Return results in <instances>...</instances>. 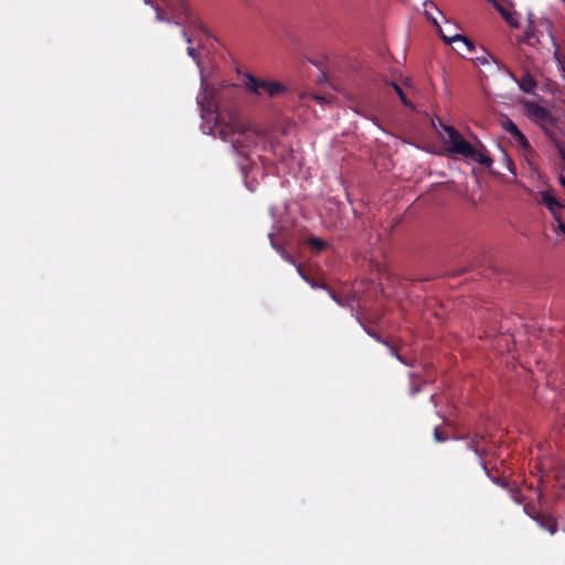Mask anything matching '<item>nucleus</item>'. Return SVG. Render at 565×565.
<instances>
[{
	"label": "nucleus",
	"instance_id": "nucleus-1",
	"mask_svg": "<svg viewBox=\"0 0 565 565\" xmlns=\"http://www.w3.org/2000/svg\"><path fill=\"white\" fill-rule=\"evenodd\" d=\"M198 104L202 118L213 121L211 132L230 142L233 152L247 160L249 152L258 142L259 131L247 126L234 108H221L213 89L204 88L198 97Z\"/></svg>",
	"mask_w": 565,
	"mask_h": 565
},
{
	"label": "nucleus",
	"instance_id": "nucleus-2",
	"mask_svg": "<svg viewBox=\"0 0 565 565\" xmlns=\"http://www.w3.org/2000/svg\"><path fill=\"white\" fill-rule=\"evenodd\" d=\"M525 109L529 115L550 132L551 129H558L565 132V115L555 116L547 108L534 102H526Z\"/></svg>",
	"mask_w": 565,
	"mask_h": 565
},
{
	"label": "nucleus",
	"instance_id": "nucleus-3",
	"mask_svg": "<svg viewBox=\"0 0 565 565\" xmlns=\"http://www.w3.org/2000/svg\"><path fill=\"white\" fill-rule=\"evenodd\" d=\"M244 85L246 89L253 94L262 95L265 93L269 97H276L286 92L285 85L278 82L262 79L250 74L244 77Z\"/></svg>",
	"mask_w": 565,
	"mask_h": 565
},
{
	"label": "nucleus",
	"instance_id": "nucleus-4",
	"mask_svg": "<svg viewBox=\"0 0 565 565\" xmlns=\"http://www.w3.org/2000/svg\"><path fill=\"white\" fill-rule=\"evenodd\" d=\"M162 2L172 12L175 24H181L179 21L181 18L193 25L198 23V18L186 0H162Z\"/></svg>",
	"mask_w": 565,
	"mask_h": 565
},
{
	"label": "nucleus",
	"instance_id": "nucleus-5",
	"mask_svg": "<svg viewBox=\"0 0 565 565\" xmlns=\"http://www.w3.org/2000/svg\"><path fill=\"white\" fill-rule=\"evenodd\" d=\"M445 131L448 135L450 150L455 153L466 156L467 152L470 151L471 143H469L460 132H458L451 126H445Z\"/></svg>",
	"mask_w": 565,
	"mask_h": 565
},
{
	"label": "nucleus",
	"instance_id": "nucleus-6",
	"mask_svg": "<svg viewBox=\"0 0 565 565\" xmlns=\"http://www.w3.org/2000/svg\"><path fill=\"white\" fill-rule=\"evenodd\" d=\"M501 128L509 132L513 138L514 140L516 141V143L526 149L530 147V143L526 139V137L522 134V131L518 128V126L509 118V117H504L502 120H501Z\"/></svg>",
	"mask_w": 565,
	"mask_h": 565
},
{
	"label": "nucleus",
	"instance_id": "nucleus-7",
	"mask_svg": "<svg viewBox=\"0 0 565 565\" xmlns=\"http://www.w3.org/2000/svg\"><path fill=\"white\" fill-rule=\"evenodd\" d=\"M540 203L548 209L554 220H558V213H561L563 204L554 196L551 191L546 190L541 192Z\"/></svg>",
	"mask_w": 565,
	"mask_h": 565
},
{
	"label": "nucleus",
	"instance_id": "nucleus-8",
	"mask_svg": "<svg viewBox=\"0 0 565 565\" xmlns=\"http://www.w3.org/2000/svg\"><path fill=\"white\" fill-rule=\"evenodd\" d=\"M440 38L447 42V43H460L462 46H460L461 52L470 53L475 50V44L471 40H469L465 35L455 34L452 36H447L443 30H439Z\"/></svg>",
	"mask_w": 565,
	"mask_h": 565
},
{
	"label": "nucleus",
	"instance_id": "nucleus-9",
	"mask_svg": "<svg viewBox=\"0 0 565 565\" xmlns=\"http://www.w3.org/2000/svg\"><path fill=\"white\" fill-rule=\"evenodd\" d=\"M489 1L493 3L495 9L500 12L502 18L505 20V22L511 28H519V14L515 11L502 6L497 0H489Z\"/></svg>",
	"mask_w": 565,
	"mask_h": 565
},
{
	"label": "nucleus",
	"instance_id": "nucleus-10",
	"mask_svg": "<svg viewBox=\"0 0 565 565\" xmlns=\"http://www.w3.org/2000/svg\"><path fill=\"white\" fill-rule=\"evenodd\" d=\"M534 520L542 529L546 530L550 534L553 535L557 532L558 525L554 516L541 512L535 514Z\"/></svg>",
	"mask_w": 565,
	"mask_h": 565
},
{
	"label": "nucleus",
	"instance_id": "nucleus-11",
	"mask_svg": "<svg viewBox=\"0 0 565 565\" xmlns=\"http://www.w3.org/2000/svg\"><path fill=\"white\" fill-rule=\"evenodd\" d=\"M465 158H469L472 161L478 162L486 167H490L493 162L489 156H487L482 151L473 148L472 146L470 147V151L466 153Z\"/></svg>",
	"mask_w": 565,
	"mask_h": 565
},
{
	"label": "nucleus",
	"instance_id": "nucleus-12",
	"mask_svg": "<svg viewBox=\"0 0 565 565\" xmlns=\"http://www.w3.org/2000/svg\"><path fill=\"white\" fill-rule=\"evenodd\" d=\"M519 87L523 93L530 94L536 87L535 79L529 74L525 73L519 81Z\"/></svg>",
	"mask_w": 565,
	"mask_h": 565
},
{
	"label": "nucleus",
	"instance_id": "nucleus-13",
	"mask_svg": "<svg viewBox=\"0 0 565 565\" xmlns=\"http://www.w3.org/2000/svg\"><path fill=\"white\" fill-rule=\"evenodd\" d=\"M297 271L298 274L307 281L311 285L312 288H322V289H327L330 294V296L332 297L333 300H335L337 302L340 303V300L335 297V295L324 285H321V284H317L312 280L309 279V277L305 274L302 267L300 265H297Z\"/></svg>",
	"mask_w": 565,
	"mask_h": 565
},
{
	"label": "nucleus",
	"instance_id": "nucleus-14",
	"mask_svg": "<svg viewBox=\"0 0 565 565\" xmlns=\"http://www.w3.org/2000/svg\"><path fill=\"white\" fill-rule=\"evenodd\" d=\"M146 4L151 6L156 11V19L160 22H171L172 20L169 19L164 12V10L157 3H154L152 0H143Z\"/></svg>",
	"mask_w": 565,
	"mask_h": 565
},
{
	"label": "nucleus",
	"instance_id": "nucleus-15",
	"mask_svg": "<svg viewBox=\"0 0 565 565\" xmlns=\"http://www.w3.org/2000/svg\"><path fill=\"white\" fill-rule=\"evenodd\" d=\"M307 244L316 252H322L327 247V243L323 239L315 236L309 237Z\"/></svg>",
	"mask_w": 565,
	"mask_h": 565
},
{
	"label": "nucleus",
	"instance_id": "nucleus-16",
	"mask_svg": "<svg viewBox=\"0 0 565 565\" xmlns=\"http://www.w3.org/2000/svg\"><path fill=\"white\" fill-rule=\"evenodd\" d=\"M391 85L394 88V90L396 92V94L398 95V97H399L401 102L403 103V105L406 106V107L413 108V104L406 97V95L403 92L402 87L399 85H397L396 83H391Z\"/></svg>",
	"mask_w": 565,
	"mask_h": 565
},
{
	"label": "nucleus",
	"instance_id": "nucleus-17",
	"mask_svg": "<svg viewBox=\"0 0 565 565\" xmlns=\"http://www.w3.org/2000/svg\"><path fill=\"white\" fill-rule=\"evenodd\" d=\"M481 440H483V436L476 435L469 443V449H471L473 452H476L482 459V454H481V450L479 447V443Z\"/></svg>",
	"mask_w": 565,
	"mask_h": 565
},
{
	"label": "nucleus",
	"instance_id": "nucleus-18",
	"mask_svg": "<svg viewBox=\"0 0 565 565\" xmlns=\"http://www.w3.org/2000/svg\"><path fill=\"white\" fill-rule=\"evenodd\" d=\"M367 333H369L372 338H374L375 340H377L379 342H382V343H384L385 345H387V347H388V349H390V351H391V353H392V355L396 356V359H398L399 361H402V362H403V359L397 354L396 349H395L394 347H392L391 344H388L386 341L382 340V338H381L376 332L367 330Z\"/></svg>",
	"mask_w": 565,
	"mask_h": 565
},
{
	"label": "nucleus",
	"instance_id": "nucleus-19",
	"mask_svg": "<svg viewBox=\"0 0 565 565\" xmlns=\"http://www.w3.org/2000/svg\"><path fill=\"white\" fill-rule=\"evenodd\" d=\"M269 237H270V241H271V245H273V247H274L275 249H277V250L280 253L281 257H282L286 262H288V263H290V264H292V265H296V263H295V259H294L292 255H291V254H289L288 252H286L285 249H281V248H279L278 246H276V244L274 243V239H273V235H271V234H269Z\"/></svg>",
	"mask_w": 565,
	"mask_h": 565
},
{
	"label": "nucleus",
	"instance_id": "nucleus-20",
	"mask_svg": "<svg viewBox=\"0 0 565 565\" xmlns=\"http://www.w3.org/2000/svg\"><path fill=\"white\" fill-rule=\"evenodd\" d=\"M434 438L436 441L441 443L447 440V435L444 434L440 428L436 427L434 430Z\"/></svg>",
	"mask_w": 565,
	"mask_h": 565
},
{
	"label": "nucleus",
	"instance_id": "nucleus-21",
	"mask_svg": "<svg viewBox=\"0 0 565 565\" xmlns=\"http://www.w3.org/2000/svg\"><path fill=\"white\" fill-rule=\"evenodd\" d=\"M523 510H524L525 514L529 515L532 519H534L535 514L537 513L535 511V507L532 505V504H524Z\"/></svg>",
	"mask_w": 565,
	"mask_h": 565
},
{
	"label": "nucleus",
	"instance_id": "nucleus-22",
	"mask_svg": "<svg viewBox=\"0 0 565 565\" xmlns=\"http://www.w3.org/2000/svg\"><path fill=\"white\" fill-rule=\"evenodd\" d=\"M491 55L487 52H484L481 56H477L476 60L481 64V65H486L489 63L490 61Z\"/></svg>",
	"mask_w": 565,
	"mask_h": 565
},
{
	"label": "nucleus",
	"instance_id": "nucleus-23",
	"mask_svg": "<svg viewBox=\"0 0 565 565\" xmlns=\"http://www.w3.org/2000/svg\"><path fill=\"white\" fill-rule=\"evenodd\" d=\"M555 221L557 222L558 230L565 234V224L561 220V215L559 214H558V220H555Z\"/></svg>",
	"mask_w": 565,
	"mask_h": 565
},
{
	"label": "nucleus",
	"instance_id": "nucleus-24",
	"mask_svg": "<svg viewBox=\"0 0 565 565\" xmlns=\"http://www.w3.org/2000/svg\"><path fill=\"white\" fill-rule=\"evenodd\" d=\"M186 52H188V55H189V56H191V57H192V58H194V60L196 58V51H195V49H194V47L189 46V47H188V50H186Z\"/></svg>",
	"mask_w": 565,
	"mask_h": 565
},
{
	"label": "nucleus",
	"instance_id": "nucleus-25",
	"mask_svg": "<svg viewBox=\"0 0 565 565\" xmlns=\"http://www.w3.org/2000/svg\"><path fill=\"white\" fill-rule=\"evenodd\" d=\"M182 36L185 39V41L191 44L192 43V39L191 36L189 35V33L186 32L185 29L182 30Z\"/></svg>",
	"mask_w": 565,
	"mask_h": 565
},
{
	"label": "nucleus",
	"instance_id": "nucleus-26",
	"mask_svg": "<svg viewBox=\"0 0 565 565\" xmlns=\"http://www.w3.org/2000/svg\"><path fill=\"white\" fill-rule=\"evenodd\" d=\"M426 15H428V19L434 23V25L437 26L438 31L441 30V28L439 26L437 20L434 17H430L429 12H426Z\"/></svg>",
	"mask_w": 565,
	"mask_h": 565
},
{
	"label": "nucleus",
	"instance_id": "nucleus-27",
	"mask_svg": "<svg viewBox=\"0 0 565 565\" xmlns=\"http://www.w3.org/2000/svg\"><path fill=\"white\" fill-rule=\"evenodd\" d=\"M419 390H420L419 385L413 383V387L411 388V394L414 395V394L418 393Z\"/></svg>",
	"mask_w": 565,
	"mask_h": 565
},
{
	"label": "nucleus",
	"instance_id": "nucleus-28",
	"mask_svg": "<svg viewBox=\"0 0 565 565\" xmlns=\"http://www.w3.org/2000/svg\"><path fill=\"white\" fill-rule=\"evenodd\" d=\"M493 481H494L497 484L501 486V487H505V486H507L505 481H503V480H502V479H500V478H495Z\"/></svg>",
	"mask_w": 565,
	"mask_h": 565
},
{
	"label": "nucleus",
	"instance_id": "nucleus-29",
	"mask_svg": "<svg viewBox=\"0 0 565 565\" xmlns=\"http://www.w3.org/2000/svg\"><path fill=\"white\" fill-rule=\"evenodd\" d=\"M533 38H534V36H533L532 34L527 33V34L525 35V42H526V43H529V44H533V42H532V39H533Z\"/></svg>",
	"mask_w": 565,
	"mask_h": 565
},
{
	"label": "nucleus",
	"instance_id": "nucleus-30",
	"mask_svg": "<svg viewBox=\"0 0 565 565\" xmlns=\"http://www.w3.org/2000/svg\"><path fill=\"white\" fill-rule=\"evenodd\" d=\"M513 500H514L516 503H519V504H521V503H522V498H521L520 495H518V494L513 495Z\"/></svg>",
	"mask_w": 565,
	"mask_h": 565
},
{
	"label": "nucleus",
	"instance_id": "nucleus-31",
	"mask_svg": "<svg viewBox=\"0 0 565 565\" xmlns=\"http://www.w3.org/2000/svg\"><path fill=\"white\" fill-rule=\"evenodd\" d=\"M561 156L563 160L565 161V147L561 149Z\"/></svg>",
	"mask_w": 565,
	"mask_h": 565
},
{
	"label": "nucleus",
	"instance_id": "nucleus-32",
	"mask_svg": "<svg viewBox=\"0 0 565 565\" xmlns=\"http://www.w3.org/2000/svg\"><path fill=\"white\" fill-rule=\"evenodd\" d=\"M559 182H561V184L565 188V177H563V175H562V177L559 178Z\"/></svg>",
	"mask_w": 565,
	"mask_h": 565
},
{
	"label": "nucleus",
	"instance_id": "nucleus-33",
	"mask_svg": "<svg viewBox=\"0 0 565 565\" xmlns=\"http://www.w3.org/2000/svg\"><path fill=\"white\" fill-rule=\"evenodd\" d=\"M509 170L512 171L511 167L513 166V162L511 159H508Z\"/></svg>",
	"mask_w": 565,
	"mask_h": 565
},
{
	"label": "nucleus",
	"instance_id": "nucleus-34",
	"mask_svg": "<svg viewBox=\"0 0 565 565\" xmlns=\"http://www.w3.org/2000/svg\"><path fill=\"white\" fill-rule=\"evenodd\" d=\"M315 98L318 100V102H323V97H320V96H315Z\"/></svg>",
	"mask_w": 565,
	"mask_h": 565
},
{
	"label": "nucleus",
	"instance_id": "nucleus-35",
	"mask_svg": "<svg viewBox=\"0 0 565 565\" xmlns=\"http://www.w3.org/2000/svg\"><path fill=\"white\" fill-rule=\"evenodd\" d=\"M481 466L488 472L487 466H486V463L483 461H481Z\"/></svg>",
	"mask_w": 565,
	"mask_h": 565
}]
</instances>
